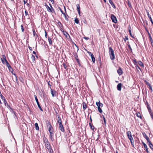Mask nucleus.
<instances>
[{
	"instance_id": "obj_1",
	"label": "nucleus",
	"mask_w": 153,
	"mask_h": 153,
	"mask_svg": "<svg viewBox=\"0 0 153 153\" xmlns=\"http://www.w3.org/2000/svg\"><path fill=\"white\" fill-rule=\"evenodd\" d=\"M109 53L110 59L113 60L115 59V55L114 53V51L113 49L111 47H109Z\"/></svg>"
},
{
	"instance_id": "obj_2",
	"label": "nucleus",
	"mask_w": 153,
	"mask_h": 153,
	"mask_svg": "<svg viewBox=\"0 0 153 153\" xmlns=\"http://www.w3.org/2000/svg\"><path fill=\"white\" fill-rule=\"evenodd\" d=\"M43 141L45 143V147L48 150L51 151V148L47 139L45 137L44 138H43Z\"/></svg>"
},
{
	"instance_id": "obj_3",
	"label": "nucleus",
	"mask_w": 153,
	"mask_h": 153,
	"mask_svg": "<svg viewBox=\"0 0 153 153\" xmlns=\"http://www.w3.org/2000/svg\"><path fill=\"white\" fill-rule=\"evenodd\" d=\"M34 97H35V100L36 101V102L37 103V105L38 106V107L39 108L40 110L41 111H43V109H42V108H41L40 104H39V102L38 101V99L37 98V97L35 95H34Z\"/></svg>"
},
{
	"instance_id": "obj_4",
	"label": "nucleus",
	"mask_w": 153,
	"mask_h": 153,
	"mask_svg": "<svg viewBox=\"0 0 153 153\" xmlns=\"http://www.w3.org/2000/svg\"><path fill=\"white\" fill-rule=\"evenodd\" d=\"M111 18L112 19V21L113 22H114L115 23H117V18H116V17H115V16H114L113 14H111Z\"/></svg>"
},
{
	"instance_id": "obj_5",
	"label": "nucleus",
	"mask_w": 153,
	"mask_h": 153,
	"mask_svg": "<svg viewBox=\"0 0 153 153\" xmlns=\"http://www.w3.org/2000/svg\"><path fill=\"white\" fill-rule=\"evenodd\" d=\"M48 123L49 125H48L47 127L48 128V130L49 132H53V127L51 125L50 122H48Z\"/></svg>"
},
{
	"instance_id": "obj_6",
	"label": "nucleus",
	"mask_w": 153,
	"mask_h": 153,
	"mask_svg": "<svg viewBox=\"0 0 153 153\" xmlns=\"http://www.w3.org/2000/svg\"><path fill=\"white\" fill-rule=\"evenodd\" d=\"M59 129L62 132H64L65 131L64 129V127L62 124L59 125Z\"/></svg>"
},
{
	"instance_id": "obj_7",
	"label": "nucleus",
	"mask_w": 153,
	"mask_h": 153,
	"mask_svg": "<svg viewBox=\"0 0 153 153\" xmlns=\"http://www.w3.org/2000/svg\"><path fill=\"white\" fill-rule=\"evenodd\" d=\"M51 93L53 97H54L56 96V92L55 90H53L51 88Z\"/></svg>"
},
{
	"instance_id": "obj_8",
	"label": "nucleus",
	"mask_w": 153,
	"mask_h": 153,
	"mask_svg": "<svg viewBox=\"0 0 153 153\" xmlns=\"http://www.w3.org/2000/svg\"><path fill=\"white\" fill-rule=\"evenodd\" d=\"M142 143L143 145L144 148L145 149V150L147 153H150L149 151L148 150V149L147 147V145L143 141L142 142Z\"/></svg>"
},
{
	"instance_id": "obj_9",
	"label": "nucleus",
	"mask_w": 153,
	"mask_h": 153,
	"mask_svg": "<svg viewBox=\"0 0 153 153\" xmlns=\"http://www.w3.org/2000/svg\"><path fill=\"white\" fill-rule=\"evenodd\" d=\"M117 72L119 75H121L123 73V71L121 67H119L118 69L117 70Z\"/></svg>"
},
{
	"instance_id": "obj_10",
	"label": "nucleus",
	"mask_w": 153,
	"mask_h": 153,
	"mask_svg": "<svg viewBox=\"0 0 153 153\" xmlns=\"http://www.w3.org/2000/svg\"><path fill=\"white\" fill-rule=\"evenodd\" d=\"M96 104L98 107V108H100V107H102L103 106V104L102 103H101L100 101L99 102H96Z\"/></svg>"
},
{
	"instance_id": "obj_11",
	"label": "nucleus",
	"mask_w": 153,
	"mask_h": 153,
	"mask_svg": "<svg viewBox=\"0 0 153 153\" xmlns=\"http://www.w3.org/2000/svg\"><path fill=\"white\" fill-rule=\"evenodd\" d=\"M148 34H149V40L151 42V45H152V46L153 47V39L151 37L150 34L149 33V32H148Z\"/></svg>"
},
{
	"instance_id": "obj_12",
	"label": "nucleus",
	"mask_w": 153,
	"mask_h": 153,
	"mask_svg": "<svg viewBox=\"0 0 153 153\" xmlns=\"http://www.w3.org/2000/svg\"><path fill=\"white\" fill-rule=\"evenodd\" d=\"M146 84L148 86L149 88L151 90V92H152L153 91L152 86L149 82H146Z\"/></svg>"
},
{
	"instance_id": "obj_13",
	"label": "nucleus",
	"mask_w": 153,
	"mask_h": 153,
	"mask_svg": "<svg viewBox=\"0 0 153 153\" xmlns=\"http://www.w3.org/2000/svg\"><path fill=\"white\" fill-rule=\"evenodd\" d=\"M122 84L120 83L118 84L117 86V88L118 90L120 91L121 90Z\"/></svg>"
},
{
	"instance_id": "obj_14",
	"label": "nucleus",
	"mask_w": 153,
	"mask_h": 153,
	"mask_svg": "<svg viewBox=\"0 0 153 153\" xmlns=\"http://www.w3.org/2000/svg\"><path fill=\"white\" fill-rule=\"evenodd\" d=\"M50 137H51V140L52 141H53L54 140L53 133V132H50Z\"/></svg>"
},
{
	"instance_id": "obj_15",
	"label": "nucleus",
	"mask_w": 153,
	"mask_h": 153,
	"mask_svg": "<svg viewBox=\"0 0 153 153\" xmlns=\"http://www.w3.org/2000/svg\"><path fill=\"white\" fill-rule=\"evenodd\" d=\"M110 4H111V5L112 6V7L114 8H116V7L113 3V2L111 0H109V1Z\"/></svg>"
},
{
	"instance_id": "obj_16",
	"label": "nucleus",
	"mask_w": 153,
	"mask_h": 153,
	"mask_svg": "<svg viewBox=\"0 0 153 153\" xmlns=\"http://www.w3.org/2000/svg\"><path fill=\"white\" fill-rule=\"evenodd\" d=\"M58 25L59 26V27L60 28H63V26L62 25L61 23L60 22H59L57 23Z\"/></svg>"
},
{
	"instance_id": "obj_17",
	"label": "nucleus",
	"mask_w": 153,
	"mask_h": 153,
	"mask_svg": "<svg viewBox=\"0 0 153 153\" xmlns=\"http://www.w3.org/2000/svg\"><path fill=\"white\" fill-rule=\"evenodd\" d=\"M83 108L84 110L86 109L87 107V105L85 102H83L82 103Z\"/></svg>"
},
{
	"instance_id": "obj_18",
	"label": "nucleus",
	"mask_w": 153,
	"mask_h": 153,
	"mask_svg": "<svg viewBox=\"0 0 153 153\" xmlns=\"http://www.w3.org/2000/svg\"><path fill=\"white\" fill-rule=\"evenodd\" d=\"M45 6H46V8L48 11L52 12V9H51V8L47 4Z\"/></svg>"
},
{
	"instance_id": "obj_19",
	"label": "nucleus",
	"mask_w": 153,
	"mask_h": 153,
	"mask_svg": "<svg viewBox=\"0 0 153 153\" xmlns=\"http://www.w3.org/2000/svg\"><path fill=\"white\" fill-rule=\"evenodd\" d=\"M62 32L63 33V34L66 37H67L68 35L69 36V35L68 34V33L65 31L63 30L62 31Z\"/></svg>"
},
{
	"instance_id": "obj_20",
	"label": "nucleus",
	"mask_w": 153,
	"mask_h": 153,
	"mask_svg": "<svg viewBox=\"0 0 153 153\" xmlns=\"http://www.w3.org/2000/svg\"><path fill=\"white\" fill-rule=\"evenodd\" d=\"M149 145L150 149L153 150V145L152 143L151 142L149 143Z\"/></svg>"
},
{
	"instance_id": "obj_21",
	"label": "nucleus",
	"mask_w": 153,
	"mask_h": 153,
	"mask_svg": "<svg viewBox=\"0 0 153 153\" xmlns=\"http://www.w3.org/2000/svg\"><path fill=\"white\" fill-rule=\"evenodd\" d=\"M89 124L91 129L92 130H94V126L91 123H89Z\"/></svg>"
},
{
	"instance_id": "obj_22",
	"label": "nucleus",
	"mask_w": 153,
	"mask_h": 153,
	"mask_svg": "<svg viewBox=\"0 0 153 153\" xmlns=\"http://www.w3.org/2000/svg\"><path fill=\"white\" fill-rule=\"evenodd\" d=\"M48 42H49V44L50 45H52V42L51 39V38H50V37H48Z\"/></svg>"
},
{
	"instance_id": "obj_23",
	"label": "nucleus",
	"mask_w": 153,
	"mask_h": 153,
	"mask_svg": "<svg viewBox=\"0 0 153 153\" xmlns=\"http://www.w3.org/2000/svg\"><path fill=\"white\" fill-rule=\"evenodd\" d=\"M147 107L149 112L152 111V110L149 104H148V105H147Z\"/></svg>"
},
{
	"instance_id": "obj_24",
	"label": "nucleus",
	"mask_w": 153,
	"mask_h": 153,
	"mask_svg": "<svg viewBox=\"0 0 153 153\" xmlns=\"http://www.w3.org/2000/svg\"><path fill=\"white\" fill-rule=\"evenodd\" d=\"M91 56V58L92 60V62L94 63L95 60V58L94 57V56L93 54L92 55V56Z\"/></svg>"
},
{
	"instance_id": "obj_25",
	"label": "nucleus",
	"mask_w": 153,
	"mask_h": 153,
	"mask_svg": "<svg viewBox=\"0 0 153 153\" xmlns=\"http://www.w3.org/2000/svg\"><path fill=\"white\" fill-rule=\"evenodd\" d=\"M127 136L128 137L131 136V132L130 131H128L127 132Z\"/></svg>"
},
{
	"instance_id": "obj_26",
	"label": "nucleus",
	"mask_w": 153,
	"mask_h": 153,
	"mask_svg": "<svg viewBox=\"0 0 153 153\" xmlns=\"http://www.w3.org/2000/svg\"><path fill=\"white\" fill-rule=\"evenodd\" d=\"M138 64L140 66H141L142 67H144V65L143 63L141 61H139L138 62Z\"/></svg>"
},
{
	"instance_id": "obj_27",
	"label": "nucleus",
	"mask_w": 153,
	"mask_h": 153,
	"mask_svg": "<svg viewBox=\"0 0 153 153\" xmlns=\"http://www.w3.org/2000/svg\"><path fill=\"white\" fill-rule=\"evenodd\" d=\"M35 126L36 128V129L37 130H38L39 129V127L38 126V125L37 123H35Z\"/></svg>"
},
{
	"instance_id": "obj_28",
	"label": "nucleus",
	"mask_w": 153,
	"mask_h": 153,
	"mask_svg": "<svg viewBox=\"0 0 153 153\" xmlns=\"http://www.w3.org/2000/svg\"><path fill=\"white\" fill-rule=\"evenodd\" d=\"M25 16H27L28 17V18H29V16L28 15V12L26 10L25 11Z\"/></svg>"
},
{
	"instance_id": "obj_29",
	"label": "nucleus",
	"mask_w": 153,
	"mask_h": 153,
	"mask_svg": "<svg viewBox=\"0 0 153 153\" xmlns=\"http://www.w3.org/2000/svg\"><path fill=\"white\" fill-rule=\"evenodd\" d=\"M136 115L137 117H140L141 119L142 118V117L141 116L140 114V113L138 112L137 113Z\"/></svg>"
},
{
	"instance_id": "obj_30",
	"label": "nucleus",
	"mask_w": 153,
	"mask_h": 153,
	"mask_svg": "<svg viewBox=\"0 0 153 153\" xmlns=\"http://www.w3.org/2000/svg\"><path fill=\"white\" fill-rule=\"evenodd\" d=\"M142 134H143V137L145 139H146V138H147L148 137L147 136V135H146V134L145 133V132H142Z\"/></svg>"
},
{
	"instance_id": "obj_31",
	"label": "nucleus",
	"mask_w": 153,
	"mask_h": 153,
	"mask_svg": "<svg viewBox=\"0 0 153 153\" xmlns=\"http://www.w3.org/2000/svg\"><path fill=\"white\" fill-rule=\"evenodd\" d=\"M31 59L32 60V61L33 62H34V61L35 60V56L33 55H32V56L31 57Z\"/></svg>"
},
{
	"instance_id": "obj_32",
	"label": "nucleus",
	"mask_w": 153,
	"mask_h": 153,
	"mask_svg": "<svg viewBox=\"0 0 153 153\" xmlns=\"http://www.w3.org/2000/svg\"><path fill=\"white\" fill-rule=\"evenodd\" d=\"M15 76V77H16V81H17V76H16V75L15 74H14L13 73V70H12L10 71Z\"/></svg>"
},
{
	"instance_id": "obj_33",
	"label": "nucleus",
	"mask_w": 153,
	"mask_h": 153,
	"mask_svg": "<svg viewBox=\"0 0 153 153\" xmlns=\"http://www.w3.org/2000/svg\"><path fill=\"white\" fill-rule=\"evenodd\" d=\"M2 57L4 58V60L6 64L8 62L7 60L6 59L5 56L4 55H3L2 56Z\"/></svg>"
},
{
	"instance_id": "obj_34",
	"label": "nucleus",
	"mask_w": 153,
	"mask_h": 153,
	"mask_svg": "<svg viewBox=\"0 0 153 153\" xmlns=\"http://www.w3.org/2000/svg\"><path fill=\"white\" fill-rule=\"evenodd\" d=\"M127 3H128V5L129 7L130 8H131L132 7V5H131V4L130 1H128Z\"/></svg>"
},
{
	"instance_id": "obj_35",
	"label": "nucleus",
	"mask_w": 153,
	"mask_h": 153,
	"mask_svg": "<svg viewBox=\"0 0 153 153\" xmlns=\"http://www.w3.org/2000/svg\"><path fill=\"white\" fill-rule=\"evenodd\" d=\"M74 21H75V22L76 24H78L79 23V20H78V19L77 18H75V19Z\"/></svg>"
},
{
	"instance_id": "obj_36",
	"label": "nucleus",
	"mask_w": 153,
	"mask_h": 153,
	"mask_svg": "<svg viewBox=\"0 0 153 153\" xmlns=\"http://www.w3.org/2000/svg\"><path fill=\"white\" fill-rule=\"evenodd\" d=\"M0 94H1V98L3 101H4V100H5V99L4 97L1 94V92H0Z\"/></svg>"
},
{
	"instance_id": "obj_37",
	"label": "nucleus",
	"mask_w": 153,
	"mask_h": 153,
	"mask_svg": "<svg viewBox=\"0 0 153 153\" xmlns=\"http://www.w3.org/2000/svg\"><path fill=\"white\" fill-rule=\"evenodd\" d=\"M3 102L5 105H7V106H8V105L7 103L6 100L3 101Z\"/></svg>"
},
{
	"instance_id": "obj_38",
	"label": "nucleus",
	"mask_w": 153,
	"mask_h": 153,
	"mask_svg": "<svg viewBox=\"0 0 153 153\" xmlns=\"http://www.w3.org/2000/svg\"><path fill=\"white\" fill-rule=\"evenodd\" d=\"M146 139L147 140L148 143H149L151 142L149 138L148 137L147 138H146Z\"/></svg>"
},
{
	"instance_id": "obj_39",
	"label": "nucleus",
	"mask_w": 153,
	"mask_h": 153,
	"mask_svg": "<svg viewBox=\"0 0 153 153\" xmlns=\"http://www.w3.org/2000/svg\"><path fill=\"white\" fill-rule=\"evenodd\" d=\"M76 6L77 7V10H79L80 8L79 4H78L76 5Z\"/></svg>"
},
{
	"instance_id": "obj_40",
	"label": "nucleus",
	"mask_w": 153,
	"mask_h": 153,
	"mask_svg": "<svg viewBox=\"0 0 153 153\" xmlns=\"http://www.w3.org/2000/svg\"><path fill=\"white\" fill-rule=\"evenodd\" d=\"M57 121L59 123V125L61 124H62V120H57Z\"/></svg>"
},
{
	"instance_id": "obj_41",
	"label": "nucleus",
	"mask_w": 153,
	"mask_h": 153,
	"mask_svg": "<svg viewBox=\"0 0 153 153\" xmlns=\"http://www.w3.org/2000/svg\"><path fill=\"white\" fill-rule=\"evenodd\" d=\"M98 111L100 113H102V110L100 108H98Z\"/></svg>"
},
{
	"instance_id": "obj_42",
	"label": "nucleus",
	"mask_w": 153,
	"mask_h": 153,
	"mask_svg": "<svg viewBox=\"0 0 153 153\" xmlns=\"http://www.w3.org/2000/svg\"><path fill=\"white\" fill-rule=\"evenodd\" d=\"M59 9L60 11L62 13V14H63L64 16H65V13L63 12V11L62 10V9L60 7L59 8Z\"/></svg>"
},
{
	"instance_id": "obj_43",
	"label": "nucleus",
	"mask_w": 153,
	"mask_h": 153,
	"mask_svg": "<svg viewBox=\"0 0 153 153\" xmlns=\"http://www.w3.org/2000/svg\"><path fill=\"white\" fill-rule=\"evenodd\" d=\"M21 28L22 32H23L24 31V28L23 27V25H21Z\"/></svg>"
},
{
	"instance_id": "obj_44",
	"label": "nucleus",
	"mask_w": 153,
	"mask_h": 153,
	"mask_svg": "<svg viewBox=\"0 0 153 153\" xmlns=\"http://www.w3.org/2000/svg\"><path fill=\"white\" fill-rule=\"evenodd\" d=\"M131 28L130 26H129L128 28V31L129 32L130 34H131Z\"/></svg>"
},
{
	"instance_id": "obj_45",
	"label": "nucleus",
	"mask_w": 153,
	"mask_h": 153,
	"mask_svg": "<svg viewBox=\"0 0 153 153\" xmlns=\"http://www.w3.org/2000/svg\"><path fill=\"white\" fill-rule=\"evenodd\" d=\"M149 18L150 20L151 21V23H152V25H153V22L152 21V20L151 18V16H150V17H149Z\"/></svg>"
},
{
	"instance_id": "obj_46",
	"label": "nucleus",
	"mask_w": 153,
	"mask_h": 153,
	"mask_svg": "<svg viewBox=\"0 0 153 153\" xmlns=\"http://www.w3.org/2000/svg\"><path fill=\"white\" fill-rule=\"evenodd\" d=\"M128 139L130 140H132L133 139V138L132 137V135L131 136H130L129 137H128Z\"/></svg>"
},
{
	"instance_id": "obj_47",
	"label": "nucleus",
	"mask_w": 153,
	"mask_h": 153,
	"mask_svg": "<svg viewBox=\"0 0 153 153\" xmlns=\"http://www.w3.org/2000/svg\"><path fill=\"white\" fill-rule=\"evenodd\" d=\"M103 120L104 121L105 124V125L106 124V120H105V117H104V116H103Z\"/></svg>"
},
{
	"instance_id": "obj_48",
	"label": "nucleus",
	"mask_w": 153,
	"mask_h": 153,
	"mask_svg": "<svg viewBox=\"0 0 153 153\" xmlns=\"http://www.w3.org/2000/svg\"><path fill=\"white\" fill-rule=\"evenodd\" d=\"M32 31L33 32V35L34 36H35L36 34V32H35L34 29H33Z\"/></svg>"
},
{
	"instance_id": "obj_49",
	"label": "nucleus",
	"mask_w": 153,
	"mask_h": 153,
	"mask_svg": "<svg viewBox=\"0 0 153 153\" xmlns=\"http://www.w3.org/2000/svg\"><path fill=\"white\" fill-rule=\"evenodd\" d=\"M63 67L64 68H65V69H66V67H67V66L65 64V63H63Z\"/></svg>"
},
{
	"instance_id": "obj_50",
	"label": "nucleus",
	"mask_w": 153,
	"mask_h": 153,
	"mask_svg": "<svg viewBox=\"0 0 153 153\" xmlns=\"http://www.w3.org/2000/svg\"><path fill=\"white\" fill-rule=\"evenodd\" d=\"M128 48H129V49H130V50L131 51V52L132 51V49H131V48L130 46V45H128Z\"/></svg>"
},
{
	"instance_id": "obj_51",
	"label": "nucleus",
	"mask_w": 153,
	"mask_h": 153,
	"mask_svg": "<svg viewBox=\"0 0 153 153\" xmlns=\"http://www.w3.org/2000/svg\"><path fill=\"white\" fill-rule=\"evenodd\" d=\"M48 85L49 86L50 88H51V83H50V81L48 82Z\"/></svg>"
},
{
	"instance_id": "obj_52",
	"label": "nucleus",
	"mask_w": 153,
	"mask_h": 153,
	"mask_svg": "<svg viewBox=\"0 0 153 153\" xmlns=\"http://www.w3.org/2000/svg\"><path fill=\"white\" fill-rule=\"evenodd\" d=\"M49 5L50 6V7H51V9H52V12L53 11H54V10L53 9V8L52 7V6H51V5L50 4H49Z\"/></svg>"
},
{
	"instance_id": "obj_53",
	"label": "nucleus",
	"mask_w": 153,
	"mask_h": 153,
	"mask_svg": "<svg viewBox=\"0 0 153 153\" xmlns=\"http://www.w3.org/2000/svg\"><path fill=\"white\" fill-rule=\"evenodd\" d=\"M87 52L89 54V55L91 56H92V55H93V53L90 52L88 51Z\"/></svg>"
},
{
	"instance_id": "obj_54",
	"label": "nucleus",
	"mask_w": 153,
	"mask_h": 153,
	"mask_svg": "<svg viewBox=\"0 0 153 153\" xmlns=\"http://www.w3.org/2000/svg\"><path fill=\"white\" fill-rule=\"evenodd\" d=\"M56 117L57 118V120H61V119L60 117L59 116H58L57 115V116H56Z\"/></svg>"
},
{
	"instance_id": "obj_55",
	"label": "nucleus",
	"mask_w": 153,
	"mask_h": 153,
	"mask_svg": "<svg viewBox=\"0 0 153 153\" xmlns=\"http://www.w3.org/2000/svg\"><path fill=\"white\" fill-rule=\"evenodd\" d=\"M131 142V143L132 145H134V140L133 139L132 140H130Z\"/></svg>"
},
{
	"instance_id": "obj_56",
	"label": "nucleus",
	"mask_w": 153,
	"mask_h": 153,
	"mask_svg": "<svg viewBox=\"0 0 153 153\" xmlns=\"http://www.w3.org/2000/svg\"><path fill=\"white\" fill-rule=\"evenodd\" d=\"M6 65L7 66V67L8 68V67H10V65L8 63V62L7 63H6Z\"/></svg>"
},
{
	"instance_id": "obj_57",
	"label": "nucleus",
	"mask_w": 153,
	"mask_h": 153,
	"mask_svg": "<svg viewBox=\"0 0 153 153\" xmlns=\"http://www.w3.org/2000/svg\"><path fill=\"white\" fill-rule=\"evenodd\" d=\"M133 62L135 65L137 63V62L136 59H134L133 60Z\"/></svg>"
},
{
	"instance_id": "obj_58",
	"label": "nucleus",
	"mask_w": 153,
	"mask_h": 153,
	"mask_svg": "<svg viewBox=\"0 0 153 153\" xmlns=\"http://www.w3.org/2000/svg\"><path fill=\"white\" fill-rule=\"evenodd\" d=\"M24 4H25L27 2V0H23Z\"/></svg>"
},
{
	"instance_id": "obj_59",
	"label": "nucleus",
	"mask_w": 153,
	"mask_h": 153,
	"mask_svg": "<svg viewBox=\"0 0 153 153\" xmlns=\"http://www.w3.org/2000/svg\"><path fill=\"white\" fill-rule=\"evenodd\" d=\"M124 41L125 42H126V40H128V38L127 37L125 36V38H124Z\"/></svg>"
},
{
	"instance_id": "obj_60",
	"label": "nucleus",
	"mask_w": 153,
	"mask_h": 153,
	"mask_svg": "<svg viewBox=\"0 0 153 153\" xmlns=\"http://www.w3.org/2000/svg\"><path fill=\"white\" fill-rule=\"evenodd\" d=\"M74 56H75V59L78 58V56L76 54H75L74 55Z\"/></svg>"
},
{
	"instance_id": "obj_61",
	"label": "nucleus",
	"mask_w": 153,
	"mask_h": 153,
	"mask_svg": "<svg viewBox=\"0 0 153 153\" xmlns=\"http://www.w3.org/2000/svg\"><path fill=\"white\" fill-rule=\"evenodd\" d=\"M8 68L9 69V71H10L12 70H13V69H12V68H11V66H10V67H8Z\"/></svg>"
},
{
	"instance_id": "obj_62",
	"label": "nucleus",
	"mask_w": 153,
	"mask_h": 153,
	"mask_svg": "<svg viewBox=\"0 0 153 153\" xmlns=\"http://www.w3.org/2000/svg\"><path fill=\"white\" fill-rule=\"evenodd\" d=\"M64 16L65 17V20L68 21V18H67V17L66 16V15H65V16Z\"/></svg>"
},
{
	"instance_id": "obj_63",
	"label": "nucleus",
	"mask_w": 153,
	"mask_h": 153,
	"mask_svg": "<svg viewBox=\"0 0 153 153\" xmlns=\"http://www.w3.org/2000/svg\"><path fill=\"white\" fill-rule=\"evenodd\" d=\"M1 60L3 64H4V61H4V58H3V59L1 58Z\"/></svg>"
},
{
	"instance_id": "obj_64",
	"label": "nucleus",
	"mask_w": 153,
	"mask_h": 153,
	"mask_svg": "<svg viewBox=\"0 0 153 153\" xmlns=\"http://www.w3.org/2000/svg\"><path fill=\"white\" fill-rule=\"evenodd\" d=\"M84 39L86 40H88L89 39V38L88 37H84Z\"/></svg>"
}]
</instances>
